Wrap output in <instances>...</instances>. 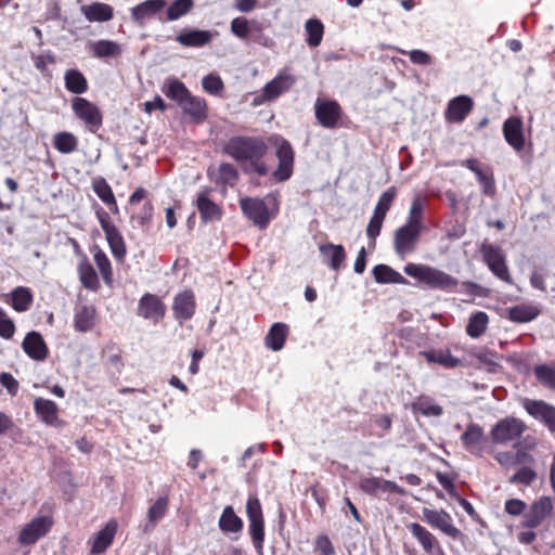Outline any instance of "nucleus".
<instances>
[{"mask_svg": "<svg viewBox=\"0 0 555 555\" xmlns=\"http://www.w3.org/2000/svg\"><path fill=\"white\" fill-rule=\"evenodd\" d=\"M533 466L534 465L519 466L515 474L509 477L508 482L525 487L531 486L538 479V474Z\"/></svg>", "mask_w": 555, "mask_h": 555, "instance_id": "4d7b16f0", "label": "nucleus"}, {"mask_svg": "<svg viewBox=\"0 0 555 555\" xmlns=\"http://www.w3.org/2000/svg\"><path fill=\"white\" fill-rule=\"evenodd\" d=\"M359 488L362 492L372 496H379L384 493L403 494V489L395 481L386 480L382 477H363L359 481Z\"/></svg>", "mask_w": 555, "mask_h": 555, "instance_id": "5701e85b", "label": "nucleus"}, {"mask_svg": "<svg viewBox=\"0 0 555 555\" xmlns=\"http://www.w3.org/2000/svg\"><path fill=\"white\" fill-rule=\"evenodd\" d=\"M64 83L68 92L82 94L88 91L89 85L85 75L78 69H67L64 74Z\"/></svg>", "mask_w": 555, "mask_h": 555, "instance_id": "79ce46f5", "label": "nucleus"}, {"mask_svg": "<svg viewBox=\"0 0 555 555\" xmlns=\"http://www.w3.org/2000/svg\"><path fill=\"white\" fill-rule=\"evenodd\" d=\"M374 425L377 428L376 436L384 437L390 429L392 424V417L390 415H375L373 418Z\"/></svg>", "mask_w": 555, "mask_h": 555, "instance_id": "338daca9", "label": "nucleus"}, {"mask_svg": "<svg viewBox=\"0 0 555 555\" xmlns=\"http://www.w3.org/2000/svg\"><path fill=\"white\" fill-rule=\"evenodd\" d=\"M0 384L7 389L8 393L12 397L16 396L20 389V384L11 373L3 372L0 374Z\"/></svg>", "mask_w": 555, "mask_h": 555, "instance_id": "774afa93", "label": "nucleus"}, {"mask_svg": "<svg viewBox=\"0 0 555 555\" xmlns=\"http://www.w3.org/2000/svg\"><path fill=\"white\" fill-rule=\"evenodd\" d=\"M94 263L102 276L103 282L107 286H112L114 282V272L111 260L107 255L99 247L92 249Z\"/></svg>", "mask_w": 555, "mask_h": 555, "instance_id": "37998d69", "label": "nucleus"}, {"mask_svg": "<svg viewBox=\"0 0 555 555\" xmlns=\"http://www.w3.org/2000/svg\"><path fill=\"white\" fill-rule=\"evenodd\" d=\"M179 106L183 114L188 115L195 124L203 122L208 116L206 100L204 98L193 95L192 93H190V95L186 96Z\"/></svg>", "mask_w": 555, "mask_h": 555, "instance_id": "a878e982", "label": "nucleus"}, {"mask_svg": "<svg viewBox=\"0 0 555 555\" xmlns=\"http://www.w3.org/2000/svg\"><path fill=\"white\" fill-rule=\"evenodd\" d=\"M193 8L194 0H173L167 8L166 20L177 21L190 13Z\"/></svg>", "mask_w": 555, "mask_h": 555, "instance_id": "6e6d98bb", "label": "nucleus"}, {"mask_svg": "<svg viewBox=\"0 0 555 555\" xmlns=\"http://www.w3.org/2000/svg\"><path fill=\"white\" fill-rule=\"evenodd\" d=\"M526 424L516 417H505L491 429V439L495 444H507L519 439L526 430Z\"/></svg>", "mask_w": 555, "mask_h": 555, "instance_id": "9d476101", "label": "nucleus"}, {"mask_svg": "<svg viewBox=\"0 0 555 555\" xmlns=\"http://www.w3.org/2000/svg\"><path fill=\"white\" fill-rule=\"evenodd\" d=\"M79 281L83 288L90 292H99L101 283L99 275L86 255H82L77 266Z\"/></svg>", "mask_w": 555, "mask_h": 555, "instance_id": "c85d7f7f", "label": "nucleus"}, {"mask_svg": "<svg viewBox=\"0 0 555 555\" xmlns=\"http://www.w3.org/2000/svg\"><path fill=\"white\" fill-rule=\"evenodd\" d=\"M248 532L257 553L262 554L264 544V518L261 503L256 494H249L246 502Z\"/></svg>", "mask_w": 555, "mask_h": 555, "instance_id": "423d86ee", "label": "nucleus"}, {"mask_svg": "<svg viewBox=\"0 0 555 555\" xmlns=\"http://www.w3.org/2000/svg\"><path fill=\"white\" fill-rule=\"evenodd\" d=\"M423 231L402 224L393 233V250L404 259L416 250Z\"/></svg>", "mask_w": 555, "mask_h": 555, "instance_id": "ddd939ff", "label": "nucleus"}, {"mask_svg": "<svg viewBox=\"0 0 555 555\" xmlns=\"http://www.w3.org/2000/svg\"><path fill=\"white\" fill-rule=\"evenodd\" d=\"M92 190L114 215L119 212L118 204L108 182L103 177L92 180Z\"/></svg>", "mask_w": 555, "mask_h": 555, "instance_id": "f704fd0d", "label": "nucleus"}, {"mask_svg": "<svg viewBox=\"0 0 555 555\" xmlns=\"http://www.w3.org/2000/svg\"><path fill=\"white\" fill-rule=\"evenodd\" d=\"M396 197H397L396 186L388 188L385 192H383L380 194L378 202L375 206L374 212L386 217L387 212L390 210Z\"/></svg>", "mask_w": 555, "mask_h": 555, "instance_id": "bf43d9fd", "label": "nucleus"}, {"mask_svg": "<svg viewBox=\"0 0 555 555\" xmlns=\"http://www.w3.org/2000/svg\"><path fill=\"white\" fill-rule=\"evenodd\" d=\"M15 324L7 311L0 307V337L11 339L15 334Z\"/></svg>", "mask_w": 555, "mask_h": 555, "instance_id": "e2e57ef3", "label": "nucleus"}, {"mask_svg": "<svg viewBox=\"0 0 555 555\" xmlns=\"http://www.w3.org/2000/svg\"><path fill=\"white\" fill-rule=\"evenodd\" d=\"M270 142L275 146V156L279 162L271 177L275 182H285L294 173L295 151L289 141L281 135L275 134L271 137Z\"/></svg>", "mask_w": 555, "mask_h": 555, "instance_id": "39448f33", "label": "nucleus"}, {"mask_svg": "<svg viewBox=\"0 0 555 555\" xmlns=\"http://www.w3.org/2000/svg\"><path fill=\"white\" fill-rule=\"evenodd\" d=\"M474 108V100L468 95H457L448 102L444 119L449 124H462Z\"/></svg>", "mask_w": 555, "mask_h": 555, "instance_id": "412c9836", "label": "nucleus"}, {"mask_svg": "<svg viewBox=\"0 0 555 555\" xmlns=\"http://www.w3.org/2000/svg\"><path fill=\"white\" fill-rule=\"evenodd\" d=\"M36 415L47 425L56 426L60 423L57 404L49 399L36 398L34 401Z\"/></svg>", "mask_w": 555, "mask_h": 555, "instance_id": "7c9ffc66", "label": "nucleus"}, {"mask_svg": "<svg viewBox=\"0 0 555 555\" xmlns=\"http://www.w3.org/2000/svg\"><path fill=\"white\" fill-rule=\"evenodd\" d=\"M295 83L296 77L294 75L287 70L280 72L262 88L261 101L259 103L276 100L280 95L289 91Z\"/></svg>", "mask_w": 555, "mask_h": 555, "instance_id": "f3484780", "label": "nucleus"}, {"mask_svg": "<svg viewBox=\"0 0 555 555\" xmlns=\"http://www.w3.org/2000/svg\"><path fill=\"white\" fill-rule=\"evenodd\" d=\"M306 42L310 48L321 44L324 36V25L319 18H309L305 23Z\"/></svg>", "mask_w": 555, "mask_h": 555, "instance_id": "a18cd8bd", "label": "nucleus"}, {"mask_svg": "<svg viewBox=\"0 0 555 555\" xmlns=\"http://www.w3.org/2000/svg\"><path fill=\"white\" fill-rule=\"evenodd\" d=\"M314 114L318 122L326 129H335L343 126L344 112L335 100L317 99Z\"/></svg>", "mask_w": 555, "mask_h": 555, "instance_id": "f8f14e48", "label": "nucleus"}, {"mask_svg": "<svg viewBox=\"0 0 555 555\" xmlns=\"http://www.w3.org/2000/svg\"><path fill=\"white\" fill-rule=\"evenodd\" d=\"M411 410L414 415L426 417H439L443 414V408L428 395L417 396L411 403Z\"/></svg>", "mask_w": 555, "mask_h": 555, "instance_id": "c756f323", "label": "nucleus"}, {"mask_svg": "<svg viewBox=\"0 0 555 555\" xmlns=\"http://www.w3.org/2000/svg\"><path fill=\"white\" fill-rule=\"evenodd\" d=\"M314 551L320 555H335V547L326 534H319L315 538Z\"/></svg>", "mask_w": 555, "mask_h": 555, "instance_id": "69168bd1", "label": "nucleus"}, {"mask_svg": "<svg viewBox=\"0 0 555 555\" xmlns=\"http://www.w3.org/2000/svg\"><path fill=\"white\" fill-rule=\"evenodd\" d=\"M540 314L537 306L520 304L507 309V318L516 323H526L534 320Z\"/></svg>", "mask_w": 555, "mask_h": 555, "instance_id": "a19ab883", "label": "nucleus"}, {"mask_svg": "<svg viewBox=\"0 0 555 555\" xmlns=\"http://www.w3.org/2000/svg\"><path fill=\"white\" fill-rule=\"evenodd\" d=\"M385 216L378 215L373 212V216L371 217L367 228H366V235L370 238V246L372 248L375 247L376 238L380 234L383 223L385 220Z\"/></svg>", "mask_w": 555, "mask_h": 555, "instance_id": "680f3d73", "label": "nucleus"}, {"mask_svg": "<svg viewBox=\"0 0 555 555\" xmlns=\"http://www.w3.org/2000/svg\"><path fill=\"white\" fill-rule=\"evenodd\" d=\"M460 165L474 172L479 184L494 176L491 166L481 163L477 158L463 159L460 162Z\"/></svg>", "mask_w": 555, "mask_h": 555, "instance_id": "8fccbe9b", "label": "nucleus"}, {"mask_svg": "<svg viewBox=\"0 0 555 555\" xmlns=\"http://www.w3.org/2000/svg\"><path fill=\"white\" fill-rule=\"evenodd\" d=\"M54 520L50 515H43L33 518L25 524L17 537V542L22 546H33L41 538L46 537L52 529Z\"/></svg>", "mask_w": 555, "mask_h": 555, "instance_id": "6e6552de", "label": "nucleus"}, {"mask_svg": "<svg viewBox=\"0 0 555 555\" xmlns=\"http://www.w3.org/2000/svg\"><path fill=\"white\" fill-rule=\"evenodd\" d=\"M480 254L483 262L495 278L506 284H513V278L506 262L505 253L500 246L483 243L480 246Z\"/></svg>", "mask_w": 555, "mask_h": 555, "instance_id": "0eeeda50", "label": "nucleus"}, {"mask_svg": "<svg viewBox=\"0 0 555 555\" xmlns=\"http://www.w3.org/2000/svg\"><path fill=\"white\" fill-rule=\"evenodd\" d=\"M428 363L438 364L444 369H455L461 360L454 357L449 349H429L420 353Z\"/></svg>", "mask_w": 555, "mask_h": 555, "instance_id": "72a5a7b5", "label": "nucleus"}, {"mask_svg": "<svg viewBox=\"0 0 555 555\" xmlns=\"http://www.w3.org/2000/svg\"><path fill=\"white\" fill-rule=\"evenodd\" d=\"M267 151L266 142L259 137H233L224 146L225 154L238 163H248L250 169L259 176L269 173V169L263 162Z\"/></svg>", "mask_w": 555, "mask_h": 555, "instance_id": "f257e3e1", "label": "nucleus"}, {"mask_svg": "<svg viewBox=\"0 0 555 555\" xmlns=\"http://www.w3.org/2000/svg\"><path fill=\"white\" fill-rule=\"evenodd\" d=\"M461 442L468 453L476 457H481L485 453L487 437L480 425L469 423L461 435Z\"/></svg>", "mask_w": 555, "mask_h": 555, "instance_id": "a211bd4d", "label": "nucleus"}, {"mask_svg": "<svg viewBox=\"0 0 555 555\" xmlns=\"http://www.w3.org/2000/svg\"><path fill=\"white\" fill-rule=\"evenodd\" d=\"M533 373L542 386L555 390V362L535 365Z\"/></svg>", "mask_w": 555, "mask_h": 555, "instance_id": "5fc2aeb1", "label": "nucleus"}, {"mask_svg": "<svg viewBox=\"0 0 555 555\" xmlns=\"http://www.w3.org/2000/svg\"><path fill=\"white\" fill-rule=\"evenodd\" d=\"M423 518L430 527L439 529L452 539H457L461 535V530L453 525L451 515L444 509L424 508Z\"/></svg>", "mask_w": 555, "mask_h": 555, "instance_id": "6ab92c4d", "label": "nucleus"}, {"mask_svg": "<svg viewBox=\"0 0 555 555\" xmlns=\"http://www.w3.org/2000/svg\"><path fill=\"white\" fill-rule=\"evenodd\" d=\"M202 87L205 92L215 96L221 95L224 90V83L221 77L216 73L205 76L202 80Z\"/></svg>", "mask_w": 555, "mask_h": 555, "instance_id": "052dcab7", "label": "nucleus"}, {"mask_svg": "<svg viewBox=\"0 0 555 555\" xmlns=\"http://www.w3.org/2000/svg\"><path fill=\"white\" fill-rule=\"evenodd\" d=\"M526 412L542 423L552 434H555V406L543 401L525 399L522 403Z\"/></svg>", "mask_w": 555, "mask_h": 555, "instance_id": "dca6fc26", "label": "nucleus"}, {"mask_svg": "<svg viewBox=\"0 0 555 555\" xmlns=\"http://www.w3.org/2000/svg\"><path fill=\"white\" fill-rule=\"evenodd\" d=\"M117 531V520L115 518L109 519L103 528L92 534L88 540L90 555H101L105 553L113 544Z\"/></svg>", "mask_w": 555, "mask_h": 555, "instance_id": "4468645a", "label": "nucleus"}, {"mask_svg": "<svg viewBox=\"0 0 555 555\" xmlns=\"http://www.w3.org/2000/svg\"><path fill=\"white\" fill-rule=\"evenodd\" d=\"M404 273L416 280L417 283L430 289L453 293L459 286V280L435 267L421 263H408L403 268Z\"/></svg>", "mask_w": 555, "mask_h": 555, "instance_id": "f03ea898", "label": "nucleus"}, {"mask_svg": "<svg viewBox=\"0 0 555 555\" xmlns=\"http://www.w3.org/2000/svg\"><path fill=\"white\" fill-rule=\"evenodd\" d=\"M163 93L170 100L182 104L184 99L190 95V90L186 86L175 77H169L165 80L162 87Z\"/></svg>", "mask_w": 555, "mask_h": 555, "instance_id": "58836bf2", "label": "nucleus"}, {"mask_svg": "<svg viewBox=\"0 0 555 555\" xmlns=\"http://www.w3.org/2000/svg\"><path fill=\"white\" fill-rule=\"evenodd\" d=\"M211 190L205 188L196 196V208L203 222L218 221L223 215L222 208L210 198Z\"/></svg>", "mask_w": 555, "mask_h": 555, "instance_id": "b1692460", "label": "nucleus"}, {"mask_svg": "<svg viewBox=\"0 0 555 555\" xmlns=\"http://www.w3.org/2000/svg\"><path fill=\"white\" fill-rule=\"evenodd\" d=\"M166 7V0H145L131 9V18L143 25L146 20L155 17Z\"/></svg>", "mask_w": 555, "mask_h": 555, "instance_id": "cd10ccee", "label": "nucleus"}, {"mask_svg": "<svg viewBox=\"0 0 555 555\" xmlns=\"http://www.w3.org/2000/svg\"><path fill=\"white\" fill-rule=\"evenodd\" d=\"M196 310L195 295L192 289H184L173 297L172 312L180 324L191 320Z\"/></svg>", "mask_w": 555, "mask_h": 555, "instance_id": "4be33fe9", "label": "nucleus"}, {"mask_svg": "<svg viewBox=\"0 0 555 555\" xmlns=\"http://www.w3.org/2000/svg\"><path fill=\"white\" fill-rule=\"evenodd\" d=\"M90 51L94 57L99 59L119 56L122 52L119 43L105 39L93 42Z\"/></svg>", "mask_w": 555, "mask_h": 555, "instance_id": "49530a36", "label": "nucleus"}, {"mask_svg": "<svg viewBox=\"0 0 555 555\" xmlns=\"http://www.w3.org/2000/svg\"><path fill=\"white\" fill-rule=\"evenodd\" d=\"M96 310L91 305H82L76 308L74 315L75 330L81 333L90 331L94 326Z\"/></svg>", "mask_w": 555, "mask_h": 555, "instance_id": "4c0bfd02", "label": "nucleus"}, {"mask_svg": "<svg viewBox=\"0 0 555 555\" xmlns=\"http://www.w3.org/2000/svg\"><path fill=\"white\" fill-rule=\"evenodd\" d=\"M217 31L202 29H184L177 37L176 41L186 48H202L210 43Z\"/></svg>", "mask_w": 555, "mask_h": 555, "instance_id": "bb28decb", "label": "nucleus"}, {"mask_svg": "<svg viewBox=\"0 0 555 555\" xmlns=\"http://www.w3.org/2000/svg\"><path fill=\"white\" fill-rule=\"evenodd\" d=\"M72 108L75 116L85 122L86 128L95 133L103 124V115L100 108L89 100L76 96L72 101Z\"/></svg>", "mask_w": 555, "mask_h": 555, "instance_id": "9b49d317", "label": "nucleus"}, {"mask_svg": "<svg viewBox=\"0 0 555 555\" xmlns=\"http://www.w3.org/2000/svg\"><path fill=\"white\" fill-rule=\"evenodd\" d=\"M230 30L232 35L246 43H255L264 48H272L274 41L264 34V25L245 16H237L231 21Z\"/></svg>", "mask_w": 555, "mask_h": 555, "instance_id": "20e7f679", "label": "nucleus"}, {"mask_svg": "<svg viewBox=\"0 0 555 555\" xmlns=\"http://www.w3.org/2000/svg\"><path fill=\"white\" fill-rule=\"evenodd\" d=\"M169 499L167 495L159 496L147 511V521L154 528L167 514Z\"/></svg>", "mask_w": 555, "mask_h": 555, "instance_id": "864d4df0", "label": "nucleus"}, {"mask_svg": "<svg viewBox=\"0 0 555 555\" xmlns=\"http://www.w3.org/2000/svg\"><path fill=\"white\" fill-rule=\"evenodd\" d=\"M372 272L377 283H405V279L387 264H377Z\"/></svg>", "mask_w": 555, "mask_h": 555, "instance_id": "603ef678", "label": "nucleus"}, {"mask_svg": "<svg viewBox=\"0 0 555 555\" xmlns=\"http://www.w3.org/2000/svg\"><path fill=\"white\" fill-rule=\"evenodd\" d=\"M53 146L62 154H70L78 149V139L72 132H57L53 137Z\"/></svg>", "mask_w": 555, "mask_h": 555, "instance_id": "3c124183", "label": "nucleus"}, {"mask_svg": "<svg viewBox=\"0 0 555 555\" xmlns=\"http://www.w3.org/2000/svg\"><path fill=\"white\" fill-rule=\"evenodd\" d=\"M22 348L24 352L35 361H43L49 354V349L42 335L35 331L26 334L22 343Z\"/></svg>", "mask_w": 555, "mask_h": 555, "instance_id": "393cba45", "label": "nucleus"}, {"mask_svg": "<svg viewBox=\"0 0 555 555\" xmlns=\"http://www.w3.org/2000/svg\"><path fill=\"white\" fill-rule=\"evenodd\" d=\"M218 525L223 533H238L244 527L242 518L235 514L231 505L223 508Z\"/></svg>", "mask_w": 555, "mask_h": 555, "instance_id": "ea45409f", "label": "nucleus"}, {"mask_svg": "<svg viewBox=\"0 0 555 555\" xmlns=\"http://www.w3.org/2000/svg\"><path fill=\"white\" fill-rule=\"evenodd\" d=\"M112 255L117 261H124L127 248L124 237L117 228L104 233Z\"/></svg>", "mask_w": 555, "mask_h": 555, "instance_id": "09e8293b", "label": "nucleus"}, {"mask_svg": "<svg viewBox=\"0 0 555 555\" xmlns=\"http://www.w3.org/2000/svg\"><path fill=\"white\" fill-rule=\"evenodd\" d=\"M552 512V499L550 496H541L531 504L529 512L524 515L521 527L528 529L538 528Z\"/></svg>", "mask_w": 555, "mask_h": 555, "instance_id": "aec40b11", "label": "nucleus"}, {"mask_svg": "<svg viewBox=\"0 0 555 555\" xmlns=\"http://www.w3.org/2000/svg\"><path fill=\"white\" fill-rule=\"evenodd\" d=\"M238 180V172L236 168L229 163L220 164L218 168L217 183L224 186H233Z\"/></svg>", "mask_w": 555, "mask_h": 555, "instance_id": "13d9d810", "label": "nucleus"}, {"mask_svg": "<svg viewBox=\"0 0 555 555\" xmlns=\"http://www.w3.org/2000/svg\"><path fill=\"white\" fill-rule=\"evenodd\" d=\"M166 310V305L157 295L145 293L139 300L137 314L157 324L164 319Z\"/></svg>", "mask_w": 555, "mask_h": 555, "instance_id": "2eb2a0df", "label": "nucleus"}, {"mask_svg": "<svg viewBox=\"0 0 555 555\" xmlns=\"http://www.w3.org/2000/svg\"><path fill=\"white\" fill-rule=\"evenodd\" d=\"M489 324V317L483 311H477L470 314L467 325L466 334L472 338H479L482 336Z\"/></svg>", "mask_w": 555, "mask_h": 555, "instance_id": "c03bdc74", "label": "nucleus"}, {"mask_svg": "<svg viewBox=\"0 0 555 555\" xmlns=\"http://www.w3.org/2000/svg\"><path fill=\"white\" fill-rule=\"evenodd\" d=\"M406 528L417 540L425 553L434 554L435 546L438 545L439 540L428 529L418 522H411L406 526Z\"/></svg>", "mask_w": 555, "mask_h": 555, "instance_id": "e433bc0d", "label": "nucleus"}, {"mask_svg": "<svg viewBox=\"0 0 555 555\" xmlns=\"http://www.w3.org/2000/svg\"><path fill=\"white\" fill-rule=\"evenodd\" d=\"M81 13L88 22H108L114 17V9L112 5L103 2H93L82 5Z\"/></svg>", "mask_w": 555, "mask_h": 555, "instance_id": "c9c22d12", "label": "nucleus"}, {"mask_svg": "<svg viewBox=\"0 0 555 555\" xmlns=\"http://www.w3.org/2000/svg\"><path fill=\"white\" fill-rule=\"evenodd\" d=\"M92 208L104 233L116 228L111 220L109 214L102 206L94 202Z\"/></svg>", "mask_w": 555, "mask_h": 555, "instance_id": "0e129e2a", "label": "nucleus"}, {"mask_svg": "<svg viewBox=\"0 0 555 555\" xmlns=\"http://www.w3.org/2000/svg\"><path fill=\"white\" fill-rule=\"evenodd\" d=\"M11 299L12 308L17 312H24L30 308L34 296L28 287L18 286L12 291Z\"/></svg>", "mask_w": 555, "mask_h": 555, "instance_id": "de8ad7c7", "label": "nucleus"}, {"mask_svg": "<svg viewBox=\"0 0 555 555\" xmlns=\"http://www.w3.org/2000/svg\"><path fill=\"white\" fill-rule=\"evenodd\" d=\"M289 335V326L283 322H276L271 325L264 337V346L272 351L283 349L285 341Z\"/></svg>", "mask_w": 555, "mask_h": 555, "instance_id": "473e14b6", "label": "nucleus"}, {"mask_svg": "<svg viewBox=\"0 0 555 555\" xmlns=\"http://www.w3.org/2000/svg\"><path fill=\"white\" fill-rule=\"evenodd\" d=\"M503 135L507 144L526 163H530V153L525 152L526 138L524 133V122L520 117H508L503 124Z\"/></svg>", "mask_w": 555, "mask_h": 555, "instance_id": "1a4fd4ad", "label": "nucleus"}, {"mask_svg": "<svg viewBox=\"0 0 555 555\" xmlns=\"http://www.w3.org/2000/svg\"><path fill=\"white\" fill-rule=\"evenodd\" d=\"M240 207L244 216L260 230L267 229L279 214V202L272 194L264 198L244 197L240 201Z\"/></svg>", "mask_w": 555, "mask_h": 555, "instance_id": "7ed1b4c3", "label": "nucleus"}, {"mask_svg": "<svg viewBox=\"0 0 555 555\" xmlns=\"http://www.w3.org/2000/svg\"><path fill=\"white\" fill-rule=\"evenodd\" d=\"M320 253L324 257L325 263L330 269L339 271L344 268L347 254L343 245H335L332 243L323 244L320 246Z\"/></svg>", "mask_w": 555, "mask_h": 555, "instance_id": "2f4dec72", "label": "nucleus"}]
</instances>
